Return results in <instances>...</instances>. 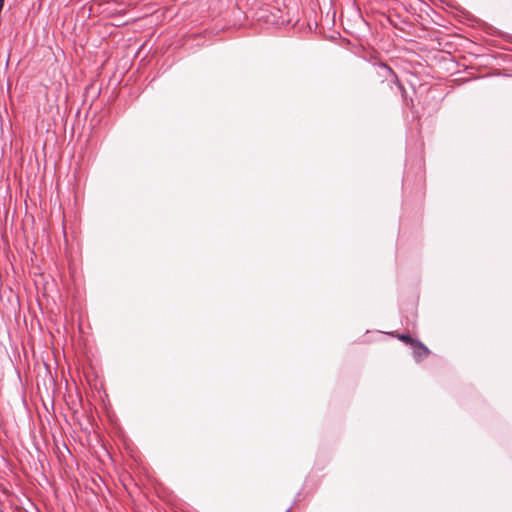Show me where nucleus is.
I'll use <instances>...</instances> for the list:
<instances>
[{"instance_id": "obj_1", "label": "nucleus", "mask_w": 512, "mask_h": 512, "mask_svg": "<svg viewBox=\"0 0 512 512\" xmlns=\"http://www.w3.org/2000/svg\"><path fill=\"white\" fill-rule=\"evenodd\" d=\"M411 347L413 348V354L417 361L427 357L430 353L429 349L417 340L416 343H414Z\"/></svg>"}, {"instance_id": "obj_2", "label": "nucleus", "mask_w": 512, "mask_h": 512, "mask_svg": "<svg viewBox=\"0 0 512 512\" xmlns=\"http://www.w3.org/2000/svg\"><path fill=\"white\" fill-rule=\"evenodd\" d=\"M384 70L392 77V81L397 85L398 89L402 92V94H404L406 91H405V88L404 86L402 85V83L399 81L397 75L394 73V71L389 68L388 66H383Z\"/></svg>"}, {"instance_id": "obj_3", "label": "nucleus", "mask_w": 512, "mask_h": 512, "mask_svg": "<svg viewBox=\"0 0 512 512\" xmlns=\"http://www.w3.org/2000/svg\"><path fill=\"white\" fill-rule=\"evenodd\" d=\"M397 338L399 340L403 341L404 343L409 344L410 346H412L414 343H416V340H414L411 336H409L407 334H398Z\"/></svg>"}, {"instance_id": "obj_4", "label": "nucleus", "mask_w": 512, "mask_h": 512, "mask_svg": "<svg viewBox=\"0 0 512 512\" xmlns=\"http://www.w3.org/2000/svg\"><path fill=\"white\" fill-rule=\"evenodd\" d=\"M277 22L278 21H281L282 23L285 21L284 19H281V17H278V19L276 20Z\"/></svg>"}, {"instance_id": "obj_5", "label": "nucleus", "mask_w": 512, "mask_h": 512, "mask_svg": "<svg viewBox=\"0 0 512 512\" xmlns=\"http://www.w3.org/2000/svg\"><path fill=\"white\" fill-rule=\"evenodd\" d=\"M0 512H2V511L0 510Z\"/></svg>"}]
</instances>
